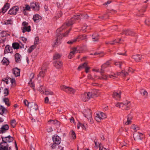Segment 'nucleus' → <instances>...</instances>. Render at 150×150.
<instances>
[{"instance_id": "obj_1", "label": "nucleus", "mask_w": 150, "mask_h": 150, "mask_svg": "<svg viewBox=\"0 0 150 150\" xmlns=\"http://www.w3.org/2000/svg\"><path fill=\"white\" fill-rule=\"evenodd\" d=\"M88 17V16L86 14L84 15L83 14L79 13L76 15L74 16V17L64 24L61 27L58 29L56 31V34L55 36L54 46L55 47L61 44V40L62 38V35L60 32L62 31V30L65 28L69 26L72 25L77 20L81 19L83 18L87 19Z\"/></svg>"}, {"instance_id": "obj_2", "label": "nucleus", "mask_w": 150, "mask_h": 150, "mask_svg": "<svg viewBox=\"0 0 150 150\" xmlns=\"http://www.w3.org/2000/svg\"><path fill=\"white\" fill-rule=\"evenodd\" d=\"M1 138L2 142L0 144V148L3 149L4 150H11V147L9 146L8 143L12 142L13 138L9 135L5 137L1 136Z\"/></svg>"}, {"instance_id": "obj_3", "label": "nucleus", "mask_w": 150, "mask_h": 150, "mask_svg": "<svg viewBox=\"0 0 150 150\" xmlns=\"http://www.w3.org/2000/svg\"><path fill=\"white\" fill-rule=\"evenodd\" d=\"M125 70L127 71L128 72L122 70L121 72H117L116 73H112V74L109 75V77L110 78L114 79L118 76H125L128 75L129 73L131 72L132 73L134 71V70L130 67L127 68L126 69H125Z\"/></svg>"}, {"instance_id": "obj_4", "label": "nucleus", "mask_w": 150, "mask_h": 150, "mask_svg": "<svg viewBox=\"0 0 150 150\" xmlns=\"http://www.w3.org/2000/svg\"><path fill=\"white\" fill-rule=\"evenodd\" d=\"M83 114L84 116L88 119V121L91 123L93 122V120L92 117L91 112L90 109L84 110L83 111Z\"/></svg>"}, {"instance_id": "obj_5", "label": "nucleus", "mask_w": 150, "mask_h": 150, "mask_svg": "<svg viewBox=\"0 0 150 150\" xmlns=\"http://www.w3.org/2000/svg\"><path fill=\"white\" fill-rule=\"evenodd\" d=\"M86 39V35H80L77 37L74 38L73 39L67 42V43L69 44H72L76 42H79L80 39L81 40H83Z\"/></svg>"}, {"instance_id": "obj_6", "label": "nucleus", "mask_w": 150, "mask_h": 150, "mask_svg": "<svg viewBox=\"0 0 150 150\" xmlns=\"http://www.w3.org/2000/svg\"><path fill=\"white\" fill-rule=\"evenodd\" d=\"M61 89L67 93L74 94L76 91L72 88L64 85H62L60 87Z\"/></svg>"}, {"instance_id": "obj_7", "label": "nucleus", "mask_w": 150, "mask_h": 150, "mask_svg": "<svg viewBox=\"0 0 150 150\" xmlns=\"http://www.w3.org/2000/svg\"><path fill=\"white\" fill-rule=\"evenodd\" d=\"M95 96V94H93L92 96V93L90 92L88 93H85L82 94L81 95V97L82 100L85 102L88 101L91 98H93V97Z\"/></svg>"}, {"instance_id": "obj_8", "label": "nucleus", "mask_w": 150, "mask_h": 150, "mask_svg": "<svg viewBox=\"0 0 150 150\" xmlns=\"http://www.w3.org/2000/svg\"><path fill=\"white\" fill-rule=\"evenodd\" d=\"M21 29L23 33L26 32H30L31 30V27L28 25V23L25 21L23 22L22 24Z\"/></svg>"}, {"instance_id": "obj_9", "label": "nucleus", "mask_w": 150, "mask_h": 150, "mask_svg": "<svg viewBox=\"0 0 150 150\" xmlns=\"http://www.w3.org/2000/svg\"><path fill=\"white\" fill-rule=\"evenodd\" d=\"M47 71V66L46 65H43L41 69V71L40 72L39 74L38 75V79H39V77H41L43 78L45 74V72Z\"/></svg>"}, {"instance_id": "obj_10", "label": "nucleus", "mask_w": 150, "mask_h": 150, "mask_svg": "<svg viewBox=\"0 0 150 150\" xmlns=\"http://www.w3.org/2000/svg\"><path fill=\"white\" fill-rule=\"evenodd\" d=\"M106 117V116L105 114L103 112H100L97 113L95 117V119L98 122H100L101 120L105 118Z\"/></svg>"}, {"instance_id": "obj_11", "label": "nucleus", "mask_w": 150, "mask_h": 150, "mask_svg": "<svg viewBox=\"0 0 150 150\" xmlns=\"http://www.w3.org/2000/svg\"><path fill=\"white\" fill-rule=\"evenodd\" d=\"M19 9V8L18 6H14L11 8L9 11L8 13L11 15H16Z\"/></svg>"}, {"instance_id": "obj_12", "label": "nucleus", "mask_w": 150, "mask_h": 150, "mask_svg": "<svg viewBox=\"0 0 150 150\" xmlns=\"http://www.w3.org/2000/svg\"><path fill=\"white\" fill-rule=\"evenodd\" d=\"M144 137L143 134L141 133L136 132L133 134V137L135 140H141Z\"/></svg>"}, {"instance_id": "obj_13", "label": "nucleus", "mask_w": 150, "mask_h": 150, "mask_svg": "<svg viewBox=\"0 0 150 150\" xmlns=\"http://www.w3.org/2000/svg\"><path fill=\"white\" fill-rule=\"evenodd\" d=\"M121 34L122 35L125 34L126 35L134 36L135 35V33L131 30L127 29L123 30Z\"/></svg>"}, {"instance_id": "obj_14", "label": "nucleus", "mask_w": 150, "mask_h": 150, "mask_svg": "<svg viewBox=\"0 0 150 150\" xmlns=\"http://www.w3.org/2000/svg\"><path fill=\"white\" fill-rule=\"evenodd\" d=\"M29 107L30 108L31 110L32 111H35L38 109V105L36 103L33 102H29Z\"/></svg>"}, {"instance_id": "obj_15", "label": "nucleus", "mask_w": 150, "mask_h": 150, "mask_svg": "<svg viewBox=\"0 0 150 150\" xmlns=\"http://www.w3.org/2000/svg\"><path fill=\"white\" fill-rule=\"evenodd\" d=\"M121 92L120 91H114L112 95V97L117 99H119L121 98Z\"/></svg>"}, {"instance_id": "obj_16", "label": "nucleus", "mask_w": 150, "mask_h": 150, "mask_svg": "<svg viewBox=\"0 0 150 150\" xmlns=\"http://www.w3.org/2000/svg\"><path fill=\"white\" fill-rule=\"evenodd\" d=\"M111 64V62L109 61L106 62L105 63L103 64L101 66V69L100 70V73H104V69L107 67L109 66Z\"/></svg>"}, {"instance_id": "obj_17", "label": "nucleus", "mask_w": 150, "mask_h": 150, "mask_svg": "<svg viewBox=\"0 0 150 150\" xmlns=\"http://www.w3.org/2000/svg\"><path fill=\"white\" fill-rule=\"evenodd\" d=\"M52 139L54 143L57 144H59L61 141L60 138L57 135H54L52 137Z\"/></svg>"}, {"instance_id": "obj_18", "label": "nucleus", "mask_w": 150, "mask_h": 150, "mask_svg": "<svg viewBox=\"0 0 150 150\" xmlns=\"http://www.w3.org/2000/svg\"><path fill=\"white\" fill-rule=\"evenodd\" d=\"M9 129V127L8 125L6 124L3 125L0 129V134H3L5 132Z\"/></svg>"}, {"instance_id": "obj_19", "label": "nucleus", "mask_w": 150, "mask_h": 150, "mask_svg": "<svg viewBox=\"0 0 150 150\" xmlns=\"http://www.w3.org/2000/svg\"><path fill=\"white\" fill-rule=\"evenodd\" d=\"M132 58L136 62H139L142 59V56L140 54H136L133 55L132 56Z\"/></svg>"}, {"instance_id": "obj_20", "label": "nucleus", "mask_w": 150, "mask_h": 150, "mask_svg": "<svg viewBox=\"0 0 150 150\" xmlns=\"http://www.w3.org/2000/svg\"><path fill=\"white\" fill-rule=\"evenodd\" d=\"M54 66L57 69H59L61 68L62 66V63L61 61H57L53 62Z\"/></svg>"}, {"instance_id": "obj_21", "label": "nucleus", "mask_w": 150, "mask_h": 150, "mask_svg": "<svg viewBox=\"0 0 150 150\" xmlns=\"http://www.w3.org/2000/svg\"><path fill=\"white\" fill-rule=\"evenodd\" d=\"M12 47L9 45H7L5 47L4 53H11L12 52Z\"/></svg>"}, {"instance_id": "obj_22", "label": "nucleus", "mask_w": 150, "mask_h": 150, "mask_svg": "<svg viewBox=\"0 0 150 150\" xmlns=\"http://www.w3.org/2000/svg\"><path fill=\"white\" fill-rule=\"evenodd\" d=\"M32 9L34 11H38L39 10V6L38 3H33L31 4Z\"/></svg>"}, {"instance_id": "obj_23", "label": "nucleus", "mask_w": 150, "mask_h": 150, "mask_svg": "<svg viewBox=\"0 0 150 150\" xmlns=\"http://www.w3.org/2000/svg\"><path fill=\"white\" fill-rule=\"evenodd\" d=\"M20 69L17 68H15L12 70V72L15 76H20Z\"/></svg>"}, {"instance_id": "obj_24", "label": "nucleus", "mask_w": 150, "mask_h": 150, "mask_svg": "<svg viewBox=\"0 0 150 150\" xmlns=\"http://www.w3.org/2000/svg\"><path fill=\"white\" fill-rule=\"evenodd\" d=\"M132 116L130 114H129L127 116V120L125 123V125H129L132 123Z\"/></svg>"}, {"instance_id": "obj_25", "label": "nucleus", "mask_w": 150, "mask_h": 150, "mask_svg": "<svg viewBox=\"0 0 150 150\" xmlns=\"http://www.w3.org/2000/svg\"><path fill=\"white\" fill-rule=\"evenodd\" d=\"M131 105V103L130 101H126L124 103V106L123 110H129L130 109Z\"/></svg>"}, {"instance_id": "obj_26", "label": "nucleus", "mask_w": 150, "mask_h": 150, "mask_svg": "<svg viewBox=\"0 0 150 150\" xmlns=\"http://www.w3.org/2000/svg\"><path fill=\"white\" fill-rule=\"evenodd\" d=\"M10 4L8 3H6L2 8L1 12L3 13H4L9 8Z\"/></svg>"}, {"instance_id": "obj_27", "label": "nucleus", "mask_w": 150, "mask_h": 150, "mask_svg": "<svg viewBox=\"0 0 150 150\" xmlns=\"http://www.w3.org/2000/svg\"><path fill=\"white\" fill-rule=\"evenodd\" d=\"M41 19V17L38 14L34 15L33 19L35 22H38Z\"/></svg>"}, {"instance_id": "obj_28", "label": "nucleus", "mask_w": 150, "mask_h": 150, "mask_svg": "<svg viewBox=\"0 0 150 150\" xmlns=\"http://www.w3.org/2000/svg\"><path fill=\"white\" fill-rule=\"evenodd\" d=\"M40 91L42 93H45V95H54V93L51 91H45V92L43 90L41 91L40 89H39Z\"/></svg>"}, {"instance_id": "obj_29", "label": "nucleus", "mask_w": 150, "mask_h": 150, "mask_svg": "<svg viewBox=\"0 0 150 150\" xmlns=\"http://www.w3.org/2000/svg\"><path fill=\"white\" fill-rule=\"evenodd\" d=\"M21 55L18 53H16L15 55L16 62L17 63L20 62L21 59Z\"/></svg>"}, {"instance_id": "obj_30", "label": "nucleus", "mask_w": 150, "mask_h": 150, "mask_svg": "<svg viewBox=\"0 0 150 150\" xmlns=\"http://www.w3.org/2000/svg\"><path fill=\"white\" fill-rule=\"evenodd\" d=\"M93 40L94 42L98 41L99 39V35L97 33H95L92 35Z\"/></svg>"}, {"instance_id": "obj_31", "label": "nucleus", "mask_w": 150, "mask_h": 150, "mask_svg": "<svg viewBox=\"0 0 150 150\" xmlns=\"http://www.w3.org/2000/svg\"><path fill=\"white\" fill-rule=\"evenodd\" d=\"M91 93H92V96L93 94H95V96L93 97V98H94L100 95V93L99 92L98 90L96 89L93 90Z\"/></svg>"}, {"instance_id": "obj_32", "label": "nucleus", "mask_w": 150, "mask_h": 150, "mask_svg": "<svg viewBox=\"0 0 150 150\" xmlns=\"http://www.w3.org/2000/svg\"><path fill=\"white\" fill-rule=\"evenodd\" d=\"M76 48H74L73 49L72 51L70 52L69 54L68 57L69 59L71 58L73 55L76 53Z\"/></svg>"}, {"instance_id": "obj_33", "label": "nucleus", "mask_w": 150, "mask_h": 150, "mask_svg": "<svg viewBox=\"0 0 150 150\" xmlns=\"http://www.w3.org/2000/svg\"><path fill=\"white\" fill-rule=\"evenodd\" d=\"M13 24V21L11 19L6 20L4 22L3 24L6 25H12Z\"/></svg>"}, {"instance_id": "obj_34", "label": "nucleus", "mask_w": 150, "mask_h": 150, "mask_svg": "<svg viewBox=\"0 0 150 150\" xmlns=\"http://www.w3.org/2000/svg\"><path fill=\"white\" fill-rule=\"evenodd\" d=\"M2 64L6 65H8L9 63V61L5 57H4L2 61Z\"/></svg>"}, {"instance_id": "obj_35", "label": "nucleus", "mask_w": 150, "mask_h": 150, "mask_svg": "<svg viewBox=\"0 0 150 150\" xmlns=\"http://www.w3.org/2000/svg\"><path fill=\"white\" fill-rule=\"evenodd\" d=\"M51 124L59 125L60 124V122L56 120H50L48 121Z\"/></svg>"}, {"instance_id": "obj_36", "label": "nucleus", "mask_w": 150, "mask_h": 150, "mask_svg": "<svg viewBox=\"0 0 150 150\" xmlns=\"http://www.w3.org/2000/svg\"><path fill=\"white\" fill-rule=\"evenodd\" d=\"M1 37L4 38L6 37H7L10 35L7 33L6 31H3L1 32L0 34Z\"/></svg>"}, {"instance_id": "obj_37", "label": "nucleus", "mask_w": 150, "mask_h": 150, "mask_svg": "<svg viewBox=\"0 0 150 150\" xmlns=\"http://www.w3.org/2000/svg\"><path fill=\"white\" fill-rule=\"evenodd\" d=\"M87 63L85 62L83 64L80 65L78 67V69L79 70H80L83 68H85L87 66Z\"/></svg>"}, {"instance_id": "obj_38", "label": "nucleus", "mask_w": 150, "mask_h": 150, "mask_svg": "<svg viewBox=\"0 0 150 150\" xmlns=\"http://www.w3.org/2000/svg\"><path fill=\"white\" fill-rule=\"evenodd\" d=\"M12 46L14 49H18L19 48L20 45L17 42H14L12 44Z\"/></svg>"}, {"instance_id": "obj_39", "label": "nucleus", "mask_w": 150, "mask_h": 150, "mask_svg": "<svg viewBox=\"0 0 150 150\" xmlns=\"http://www.w3.org/2000/svg\"><path fill=\"white\" fill-rule=\"evenodd\" d=\"M7 111V110L2 105H1L0 107V114L2 115L6 111Z\"/></svg>"}, {"instance_id": "obj_40", "label": "nucleus", "mask_w": 150, "mask_h": 150, "mask_svg": "<svg viewBox=\"0 0 150 150\" xmlns=\"http://www.w3.org/2000/svg\"><path fill=\"white\" fill-rule=\"evenodd\" d=\"M10 124L13 127H14L16 124V120L15 119L12 120L10 121Z\"/></svg>"}, {"instance_id": "obj_41", "label": "nucleus", "mask_w": 150, "mask_h": 150, "mask_svg": "<svg viewBox=\"0 0 150 150\" xmlns=\"http://www.w3.org/2000/svg\"><path fill=\"white\" fill-rule=\"evenodd\" d=\"M36 47V46L35 45L31 46L28 50V52L29 53H31Z\"/></svg>"}, {"instance_id": "obj_42", "label": "nucleus", "mask_w": 150, "mask_h": 150, "mask_svg": "<svg viewBox=\"0 0 150 150\" xmlns=\"http://www.w3.org/2000/svg\"><path fill=\"white\" fill-rule=\"evenodd\" d=\"M94 142L95 144V146L96 147H97L99 145V150H102L103 149H101V144H99V143L97 141L96 139L94 140Z\"/></svg>"}, {"instance_id": "obj_43", "label": "nucleus", "mask_w": 150, "mask_h": 150, "mask_svg": "<svg viewBox=\"0 0 150 150\" xmlns=\"http://www.w3.org/2000/svg\"><path fill=\"white\" fill-rule=\"evenodd\" d=\"M3 101L8 106H10V104L8 103L9 100L8 98H5L3 99Z\"/></svg>"}, {"instance_id": "obj_44", "label": "nucleus", "mask_w": 150, "mask_h": 150, "mask_svg": "<svg viewBox=\"0 0 150 150\" xmlns=\"http://www.w3.org/2000/svg\"><path fill=\"white\" fill-rule=\"evenodd\" d=\"M103 73H101L102 76L101 77L99 78V79L107 80L108 78V76L106 75L103 74Z\"/></svg>"}, {"instance_id": "obj_45", "label": "nucleus", "mask_w": 150, "mask_h": 150, "mask_svg": "<svg viewBox=\"0 0 150 150\" xmlns=\"http://www.w3.org/2000/svg\"><path fill=\"white\" fill-rule=\"evenodd\" d=\"M61 56V55L59 54L58 53H56L54 55L53 59H59L60 57Z\"/></svg>"}, {"instance_id": "obj_46", "label": "nucleus", "mask_w": 150, "mask_h": 150, "mask_svg": "<svg viewBox=\"0 0 150 150\" xmlns=\"http://www.w3.org/2000/svg\"><path fill=\"white\" fill-rule=\"evenodd\" d=\"M4 96H6L9 93V91L7 88H5L4 90Z\"/></svg>"}, {"instance_id": "obj_47", "label": "nucleus", "mask_w": 150, "mask_h": 150, "mask_svg": "<svg viewBox=\"0 0 150 150\" xmlns=\"http://www.w3.org/2000/svg\"><path fill=\"white\" fill-rule=\"evenodd\" d=\"M28 83L30 86V87H32L33 88V89L34 90H35V85L34 83L33 82H32V81H30Z\"/></svg>"}, {"instance_id": "obj_48", "label": "nucleus", "mask_w": 150, "mask_h": 150, "mask_svg": "<svg viewBox=\"0 0 150 150\" xmlns=\"http://www.w3.org/2000/svg\"><path fill=\"white\" fill-rule=\"evenodd\" d=\"M71 135L72 138L74 139H76V134L75 133V132L73 130L71 132Z\"/></svg>"}, {"instance_id": "obj_49", "label": "nucleus", "mask_w": 150, "mask_h": 150, "mask_svg": "<svg viewBox=\"0 0 150 150\" xmlns=\"http://www.w3.org/2000/svg\"><path fill=\"white\" fill-rule=\"evenodd\" d=\"M35 74L34 73H31L30 75L29 78H30V81H32L33 79L34 78V77Z\"/></svg>"}, {"instance_id": "obj_50", "label": "nucleus", "mask_w": 150, "mask_h": 150, "mask_svg": "<svg viewBox=\"0 0 150 150\" xmlns=\"http://www.w3.org/2000/svg\"><path fill=\"white\" fill-rule=\"evenodd\" d=\"M105 44L108 45H115V43L113 41H110L109 42H106Z\"/></svg>"}, {"instance_id": "obj_51", "label": "nucleus", "mask_w": 150, "mask_h": 150, "mask_svg": "<svg viewBox=\"0 0 150 150\" xmlns=\"http://www.w3.org/2000/svg\"><path fill=\"white\" fill-rule=\"evenodd\" d=\"M122 64V62H117L115 63V65L118 66L120 68L121 67V66Z\"/></svg>"}, {"instance_id": "obj_52", "label": "nucleus", "mask_w": 150, "mask_h": 150, "mask_svg": "<svg viewBox=\"0 0 150 150\" xmlns=\"http://www.w3.org/2000/svg\"><path fill=\"white\" fill-rule=\"evenodd\" d=\"M88 27V26L84 25L83 26V27L82 28V29L81 30H82V31L83 32H87V30H86V29Z\"/></svg>"}, {"instance_id": "obj_53", "label": "nucleus", "mask_w": 150, "mask_h": 150, "mask_svg": "<svg viewBox=\"0 0 150 150\" xmlns=\"http://www.w3.org/2000/svg\"><path fill=\"white\" fill-rule=\"evenodd\" d=\"M39 41V38L38 37H36L35 38L34 42V45L37 44Z\"/></svg>"}, {"instance_id": "obj_54", "label": "nucleus", "mask_w": 150, "mask_h": 150, "mask_svg": "<svg viewBox=\"0 0 150 150\" xmlns=\"http://www.w3.org/2000/svg\"><path fill=\"white\" fill-rule=\"evenodd\" d=\"M147 6H144L139 11L140 12H141V13H142L143 12H144L145 11H146V8Z\"/></svg>"}, {"instance_id": "obj_55", "label": "nucleus", "mask_w": 150, "mask_h": 150, "mask_svg": "<svg viewBox=\"0 0 150 150\" xmlns=\"http://www.w3.org/2000/svg\"><path fill=\"white\" fill-rule=\"evenodd\" d=\"M24 103L25 106H27L28 107L29 106V102L26 100H25L24 101Z\"/></svg>"}, {"instance_id": "obj_56", "label": "nucleus", "mask_w": 150, "mask_h": 150, "mask_svg": "<svg viewBox=\"0 0 150 150\" xmlns=\"http://www.w3.org/2000/svg\"><path fill=\"white\" fill-rule=\"evenodd\" d=\"M6 41V38H5L4 39H1L0 40V43H2L4 45V42H5Z\"/></svg>"}, {"instance_id": "obj_57", "label": "nucleus", "mask_w": 150, "mask_h": 150, "mask_svg": "<svg viewBox=\"0 0 150 150\" xmlns=\"http://www.w3.org/2000/svg\"><path fill=\"white\" fill-rule=\"evenodd\" d=\"M137 126L134 124H133L131 126V128L134 130H136Z\"/></svg>"}, {"instance_id": "obj_58", "label": "nucleus", "mask_w": 150, "mask_h": 150, "mask_svg": "<svg viewBox=\"0 0 150 150\" xmlns=\"http://www.w3.org/2000/svg\"><path fill=\"white\" fill-rule=\"evenodd\" d=\"M70 120V122L71 123H75V121H74V117H71V118L69 119Z\"/></svg>"}, {"instance_id": "obj_59", "label": "nucleus", "mask_w": 150, "mask_h": 150, "mask_svg": "<svg viewBox=\"0 0 150 150\" xmlns=\"http://www.w3.org/2000/svg\"><path fill=\"white\" fill-rule=\"evenodd\" d=\"M71 30V29H70L68 30L67 31L66 33H65L63 35L65 37L67 36Z\"/></svg>"}, {"instance_id": "obj_60", "label": "nucleus", "mask_w": 150, "mask_h": 150, "mask_svg": "<svg viewBox=\"0 0 150 150\" xmlns=\"http://www.w3.org/2000/svg\"><path fill=\"white\" fill-rule=\"evenodd\" d=\"M30 9V7L28 5H26L25 6V10H26L29 11Z\"/></svg>"}, {"instance_id": "obj_61", "label": "nucleus", "mask_w": 150, "mask_h": 150, "mask_svg": "<svg viewBox=\"0 0 150 150\" xmlns=\"http://www.w3.org/2000/svg\"><path fill=\"white\" fill-rule=\"evenodd\" d=\"M121 40V39H116L114 40H113L114 42L115 43V44L117 43H119L120 41Z\"/></svg>"}, {"instance_id": "obj_62", "label": "nucleus", "mask_w": 150, "mask_h": 150, "mask_svg": "<svg viewBox=\"0 0 150 150\" xmlns=\"http://www.w3.org/2000/svg\"><path fill=\"white\" fill-rule=\"evenodd\" d=\"M80 125H81V127L83 129H86V128L84 124H83L80 123Z\"/></svg>"}, {"instance_id": "obj_63", "label": "nucleus", "mask_w": 150, "mask_h": 150, "mask_svg": "<svg viewBox=\"0 0 150 150\" xmlns=\"http://www.w3.org/2000/svg\"><path fill=\"white\" fill-rule=\"evenodd\" d=\"M145 23L148 25H149L150 24V22L149 20H146L145 21Z\"/></svg>"}, {"instance_id": "obj_64", "label": "nucleus", "mask_w": 150, "mask_h": 150, "mask_svg": "<svg viewBox=\"0 0 150 150\" xmlns=\"http://www.w3.org/2000/svg\"><path fill=\"white\" fill-rule=\"evenodd\" d=\"M111 2V1L110 0H108L107 2L103 4V5H106L108 4H109Z\"/></svg>"}]
</instances>
